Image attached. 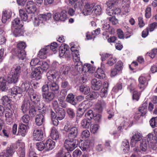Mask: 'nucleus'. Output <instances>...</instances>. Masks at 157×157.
<instances>
[{"instance_id": "obj_64", "label": "nucleus", "mask_w": 157, "mask_h": 157, "mask_svg": "<svg viewBox=\"0 0 157 157\" xmlns=\"http://www.w3.org/2000/svg\"><path fill=\"white\" fill-rule=\"evenodd\" d=\"M3 105H6L7 103L10 104L9 102L10 99L8 97L6 96H3L1 99Z\"/></svg>"}, {"instance_id": "obj_25", "label": "nucleus", "mask_w": 157, "mask_h": 157, "mask_svg": "<svg viewBox=\"0 0 157 157\" xmlns=\"http://www.w3.org/2000/svg\"><path fill=\"white\" fill-rule=\"evenodd\" d=\"M22 23V21H21L19 18H15L12 22V29H14V28H21L23 26Z\"/></svg>"}, {"instance_id": "obj_40", "label": "nucleus", "mask_w": 157, "mask_h": 157, "mask_svg": "<svg viewBox=\"0 0 157 157\" xmlns=\"http://www.w3.org/2000/svg\"><path fill=\"white\" fill-rule=\"evenodd\" d=\"M38 110L40 112L42 113V114H44L46 111V107L45 105L43 103H39L37 105Z\"/></svg>"}, {"instance_id": "obj_29", "label": "nucleus", "mask_w": 157, "mask_h": 157, "mask_svg": "<svg viewBox=\"0 0 157 157\" xmlns=\"http://www.w3.org/2000/svg\"><path fill=\"white\" fill-rule=\"evenodd\" d=\"M41 71H39L36 68L31 73L30 77L32 78H35L36 80L40 79L41 78L40 75Z\"/></svg>"}, {"instance_id": "obj_42", "label": "nucleus", "mask_w": 157, "mask_h": 157, "mask_svg": "<svg viewBox=\"0 0 157 157\" xmlns=\"http://www.w3.org/2000/svg\"><path fill=\"white\" fill-rule=\"evenodd\" d=\"M26 9L29 10L35 9V10H36L35 3L31 1L28 2L26 6Z\"/></svg>"}, {"instance_id": "obj_31", "label": "nucleus", "mask_w": 157, "mask_h": 157, "mask_svg": "<svg viewBox=\"0 0 157 157\" xmlns=\"http://www.w3.org/2000/svg\"><path fill=\"white\" fill-rule=\"evenodd\" d=\"M39 66L37 68L39 71H43L48 69V63L45 61H40L39 64Z\"/></svg>"}, {"instance_id": "obj_57", "label": "nucleus", "mask_w": 157, "mask_h": 157, "mask_svg": "<svg viewBox=\"0 0 157 157\" xmlns=\"http://www.w3.org/2000/svg\"><path fill=\"white\" fill-rule=\"evenodd\" d=\"M36 146L39 151H42L44 149H45V144H44L42 142L37 143Z\"/></svg>"}, {"instance_id": "obj_9", "label": "nucleus", "mask_w": 157, "mask_h": 157, "mask_svg": "<svg viewBox=\"0 0 157 157\" xmlns=\"http://www.w3.org/2000/svg\"><path fill=\"white\" fill-rule=\"evenodd\" d=\"M42 96L44 101L49 103L53 100L55 97L54 94L52 92L48 91L42 94Z\"/></svg>"}, {"instance_id": "obj_6", "label": "nucleus", "mask_w": 157, "mask_h": 157, "mask_svg": "<svg viewBox=\"0 0 157 157\" xmlns=\"http://www.w3.org/2000/svg\"><path fill=\"white\" fill-rule=\"evenodd\" d=\"M142 136L140 133L136 132L133 135L132 137L130 142L131 147H134L136 146V143L139 141H140L142 140Z\"/></svg>"}, {"instance_id": "obj_39", "label": "nucleus", "mask_w": 157, "mask_h": 157, "mask_svg": "<svg viewBox=\"0 0 157 157\" xmlns=\"http://www.w3.org/2000/svg\"><path fill=\"white\" fill-rule=\"evenodd\" d=\"M21 28H15L14 29H12L13 30V34L16 37L22 36L23 35L24 32L21 29Z\"/></svg>"}, {"instance_id": "obj_34", "label": "nucleus", "mask_w": 157, "mask_h": 157, "mask_svg": "<svg viewBox=\"0 0 157 157\" xmlns=\"http://www.w3.org/2000/svg\"><path fill=\"white\" fill-rule=\"evenodd\" d=\"M79 89L81 92L85 95L88 94L90 91L89 87L84 84L81 85L79 86Z\"/></svg>"}, {"instance_id": "obj_23", "label": "nucleus", "mask_w": 157, "mask_h": 157, "mask_svg": "<svg viewBox=\"0 0 157 157\" xmlns=\"http://www.w3.org/2000/svg\"><path fill=\"white\" fill-rule=\"evenodd\" d=\"M48 85L49 86V88L51 90L55 92V93H59V87L56 82H48Z\"/></svg>"}, {"instance_id": "obj_44", "label": "nucleus", "mask_w": 157, "mask_h": 157, "mask_svg": "<svg viewBox=\"0 0 157 157\" xmlns=\"http://www.w3.org/2000/svg\"><path fill=\"white\" fill-rule=\"evenodd\" d=\"M30 87V83L29 82H23L21 86V91L25 92L29 90L30 89H29Z\"/></svg>"}, {"instance_id": "obj_2", "label": "nucleus", "mask_w": 157, "mask_h": 157, "mask_svg": "<svg viewBox=\"0 0 157 157\" xmlns=\"http://www.w3.org/2000/svg\"><path fill=\"white\" fill-rule=\"evenodd\" d=\"M78 141L76 139H67L64 142V147L68 151H73L77 146Z\"/></svg>"}, {"instance_id": "obj_48", "label": "nucleus", "mask_w": 157, "mask_h": 157, "mask_svg": "<svg viewBox=\"0 0 157 157\" xmlns=\"http://www.w3.org/2000/svg\"><path fill=\"white\" fill-rule=\"evenodd\" d=\"M98 93L93 91L90 92L87 96V97L89 100H92L93 99L97 98L98 97Z\"/></svg>"}, {"instance_id": "obj_27", "label": "nucleus", "mask_w": 157, "mask_h": 157, "mask_svg": "<svg viewBox=\"0 0 157 157\" xmlns=\"http://www.w3.org/2000/svg\"><path fill=\"white\" fill-rule=\"evenodd\" d=\"M51 138L53 140H57L59 138V133L55 127H53L51 130L50 134Z\"/></svg>"}, {"instance_id": "obj_19", "label": "nucleus", "mask_w": 157, "mask_h": 157, "mask_svg": "<svg viewBox=\"0 0 157 157\" xmlns=\"http://www.w3.org/2000/svg\"><path fill=\"white\" fill-rule=\"evenodd\" d=\"M12 13L11 10H4L3 11L2 19L3 23H5L7 19L10 18Z\"/></svg>"}, {"instance_id": "obj_38", "label": "nucleus", "mask_w": 157, "mask_h": 157, "mask_svg": "<svg viewBox=\"0 0 157 157\" xmlns=\"http://www.w3.org/2000/svg\"><path fill=\"white\" fill-rule=\"evenodd\" d=\"M83 71L89 72L90 73H93L95 70V68L92 66L90 64H85L83 66Z\"/></svg>"}, {"instance_id": "obj_22", "label": "nucleus", "mask_w": 157, "mask_h": 157, "mask_svg": "<svg viewBox=\"0 0 157 157\" xmlns=\"http://www.w3.org/2000/svg\"><path fill=\"white\" fill-rule=\"evenodd\" d=\"M45 114L40 113L38 114L35 119L36 124L38 126L42 124L44 121Z\"/></svg>"}, {"instance_id": "obj_16", "label": "nucleus", "mask_w": 157, "mask_h": 157, "mask_svg": "<svg viewBox=\"0 0 157 157\" xmlns=\"http://www.w3.org/2000/svg\"><path fill=\"white\" fill-rule=\"evenodd\" d=\"M120 1H122V2L119 4L120 8L118 9L128 10L130 6L129 0H118V2Z\"/></svg>"}, {"instance_id": "obj_14", "label": "nucleus", "mask_w": 157, "mask_h": 157, "mask_svg": "<svg viewBox=\"0 0 157 157\" xmlns=\"http://www.w3.org/2000/svg\"><path fill=\"white\" fill-rule=\"evenodd\" d=\"M28 94L31 101L34 104L36 103V101H39L40 99L38 96L34 93V91L32 88H30L28 91Z\"/></svg>"}, {"instance_id": "obj_56", "label": "nucleus", "mask_w": 157, "mask_h": 157, "mask_svg": "<svg viewBox=\"0 0 157 157\" xmlns=\"http://www.w3.org/2000/svg\"><path fill=\"white\" fill-rule=\"evenodd\" d=\"M116 0H109L107 2V5L109 9H111L116 4Z\"/></svg>"}, {"instance_id": "obj_63", "label": "nucleus", "mask_w": 157, "mask_h": 157, "mask_svg": "<svg viewBox=\"0 0 157 157\" xmlns=\"http://www.w3.org/2000/svg\"><path fill=\"white\" fill-rule=\"evenodd\" d=\"M41 16L44 20H48L51 17V14L49 13L41 14Z\"/></svg>"}, {"instance_id": "obj_47", "label": "nucleus", "mask_w": 157, "mask_h": 157, "mask_svg": "<svg viewBox=\"0 0 157 157\" xmlns=\"http://www.w3.org/2000/svg\"><path fill=\"white\" fill-rule=\"evenodd\" d=\"M30 120V117L27 113L22 116L21 119V121L27 125L29 124Z\"/></svg>"}, {"instance_id": "obj_58", "label": "nucleus", "mask_w": 157, "mask_h": 157, "mask_svg": "<svg viewBox=\"0 0 157 157\" xmlns=\"http://www.w3.org/2000/svg\"><path fill=\"white\" fill-rule=\"evenodd\" d=\"M46 47L47 48H50V49L52 50L53 51H55L56 50L57 48V44L56 43L54 42L51 44V45L50 46L48 45V46H46Z\"/></svg>"}, {"instance_id": "obj_62", "label": "nucleus", "mask_w": 157, "mask_h": 157, "mask_svg": "<svg viewBox=\"0 0 157 157\" xmlns=\"http://www.w3.org/2000/svg\"><path fill=\"white\" fill-rule=\"evenodd\" d=\"M83 2L82 1H79L77 2L74 5V8L75 9H81L82 8Z\"/></svg>"}, {"instance_id": "obj_17", "label": "nucleus", "mask_w": 157, "mask_h": 157, "mask_svg": "<svg viewBox=\"0 0 157 157\" xmlns=\"http://www.w3.org/2000/svg\"><path fill=\"white\" fill-rule=\"evenodd\" d=\"M139 83L138 87L140 89L143 90L147 86L148 84L146 78L143 76H140L139 78Z\"/></svg>"}, {"instance_id": "obj_11", "label": "nucleus", "mask_w": 157, "mask_h": 157, "mask_svg": "<svg viewBox=\"0 0 157 157\" xmlns=\"http://www.w3.org/2000/svg\"><path fill=\"white\" fill-rule=\"evenodd\" d=\"M57 73L54 70H50L47 73V76L48 81V82H53L56 81V77Z\"/></svg>"}, {"instance_id": "obj_18", "label": "nucleus", "mask_w": 157, "mask_h": 157, "mask_svg": "<svg viewBox=\"0 0 157 157\" xmlns=\"http://www.w3.org/2000/svg\"><path fill=\"white\" fill-rule=\"evenodd\" d=\"M55 111L56 114V117L59 120H61L65 117V112L63 109L60 108L57 109Z\"/></svg>"}, {"instance_id": "obj_33", "label": "nucleus", "mask_w": 157, "mask_h": 157, "mask_svg": "<svg viewBox=\"0 0 157 157\" xmlns=\"http://www.w3.org/2000/svg\"><path fill=\"white\" fill-rule=\"evenodd\" d=\"M66 100L67 101L74 105H76L77 103L76 100L75 99L74 95L72 94L68 95L66 98Z\"/></svg>"}, {"instance_id": "obj_59", "label": "nucleus", "mask_w": 157, "mask_h": 157, "mask_svg": "<svg viewBox=\"0 0 157 157\" xmlns=\"http://www.w3.org/2000/svg\"><path fill=\"white\" fill-rule=\"evenodd\" d=\"M67 111L69 117L71 118H73L75 117V113L72 109L71 108H68L67 109Z\"/></svg>"}, {"instance_id": "obj_21", "label": "nucleus", "mask_w": 157, "mask_h": 157, "mask_svg": "<svg viewBox=\"0 0 157 157\" xmlns=\"http://www.w3.org/2000/svg\"><path fill=\"white\" fill-rule=\"evenodd\" d=\"M5 117L6 118V121L8 124L11 123L13 121V113L11 110L8 109L6 112Z\"/></svg>"}, {"instance_id": "obj_41", "label": "nucleus", "mask_w": 157, "mask_h": 157, "mask_svg": "<svg viewBox=\"0 0 157 157\" xmlns=\"http://www.w3.org/2000/svg\"><path fill=\"white\" fill-rule=\"evenodd\" d=\"M90 144L89 142L83 141L81 144H79V147L82 151H86L89 148Z\"/></svg>"}, {"instance_id": "obj_54", "label": "nucleus", "mask_w": 157, "mask_h": 157, "mask_svg": "<svg viewBox=\"0 0 157 157\" xmlns=\"http://www.w3.org/2000/svg\"><path fill=\"white\" fill-rule=\"evenodd\" d=\"M26 44L25 42H21L19 43L17 45V49L15 50H24L26 47Z\"/></svg>"}, {"instance_id": "obj_13", "label": "nucleus", "mask_w": 157, "mask_h": 157, "mask_svg": "<svg viewBox=\"0 0 157 157\" xmlns=\"http://www.w3.org/2000/svg\"><path fill=\"white\" fill-rule=\"evenodd\" d=\"M91 88L92 89L98 90L101 87L102 83L100 80H98L96 79H93L91 81Z\"/></svg>"}, {"instance_id": "obj_30", "label": "nucleus", "mask_w": 157, "mask_h": 157, "mask_svg": "<svg viewBox=\"0 0 157 157\" xmlns=\"http://www.w3.org/2000/svg\"><path fill=\"white\" fill-rule=\"evenodd\" d=\"M16 55L18 58L21 59L23 60L26 57V52L24 50H15Z\"/></svg>"}, {"instance_id": "obj_36", "label": "nucleus", "mask_w": 157, "mask_h": 157, "mask_svg": "<svg viewBox=\"0 0 157 157\" xmlns=\"http://www.w3.org/2000/svg\"><path fill=\"white\" fill-rule=\"evenodd\" d=\"M48 48L46 47L41 49L39 52L38 56L40 59H45L46 58V54Z\"/></svg>"}, {"instance_id": "obj_46", "label": "nucleus", "mask_w": 157, "mask_h": 157, "mask_svg": "<svg viewBox=\"0 0 157 157\" xmlns=\"http://www.w3.org/2000/svg\"><path fill=\"white\" fill-rule=\"evenodd\" d=\"M6 82L4 77L0 78V87L2 91H5V89H6Z\"/></svg>"}, {"instance_id": "obj_28", "label": "nucleus", "mask_w": 157, "mask_h": 157, "mask_svg": "<svg viewBox=\"0 0 157 157\" xmlns=\"http://www.w3.org/2000/svg\"><path fill=\"white\" fill-rule=\"evenodd\" d=\"M73 61L75 62V69L78 72L83 71V66L82 65L81 62L80 61V57L78 61L75 60H73Z\"/></svg>"}, {"instance_id": "obj_7", "label": "nucleus", "mask_w": 157, "mask_h": 157, "mask_svg": "<svg viewBox=\"0 0 157 157\" xmlns=\"http://www.w3.org/2000/svg\"><path fill=\"white\" fill-rule=\"evenodd\" d=\"M66 13V10H63L60 13H55L53 16V18L57 21H64L67 18Z\"/></svg>"}, {"instance_id": "obj_37", "label": "nucleus", "mask_w": 157, "mask_h": 157, "mask_svg": "<svg viewBox=\"0 0 157 157\" xmlns=\"http://www.w3.org/2000/svg\"><path fill=\"white\" fill-rule=\"evenodd\" d=\"M121 147L125 153L127 152L130 148L129 141L127 140L123 141Z\"/></svg>"}, {"instance_id": "obj_50", "label": "nucleus", "mask_w": 157, "mask_h": 157, "mask_svg": "<svg viewBox=\"0 0 157 157\" xmlns=\"http://www.w3.org/2000/svg\"><path fill=\"white\" fill-rule=\"evenodd\" d=\"M147 104H144L143 106L140 107L139 109V111L140 112L141 116H144L147 113Z\"/></svg>"}, {"instance_id": "obj_53", "label": "nucleus", "mask_w": 157, "mask_h": 157, "mask_svg": "<svg viewBox=\"0 0 157 157\" xmlns=\"http://www.w3.org/2000/svg\"><path fill=\"white\" fill-rule=\"evenodd\" d=\"M5 151L10 156H12L14 153L13 146L10 145L8 147Z\"/></svg>"}, {"instance_id": "obj_45", "label": "nucleus", "mask_w": 157, "mask_h": 157, "mask_svg": "<svg viewBox=\"0 0 157 157\" xmlns=\"http://www.w3.org/2000/svg\"><path fill=\"white\" fill-rule=\"evenodd\" d=\"M67 45H64V46H61L60 47L59 51V55L60 57H63L67 50Z\"/></svg>"}, {"instance_id": "obj_10", "label": "nucleus", "mask_w": 157, "mask_h": 157, "mask_svg": "<svg viewBox=\"0 0 157 157\" xmlns=\"http://www.w3.org/2000/svg\"><path fill=\"white\" fill-rule=\"evenodd\" d=\"M74 45H75V44L73 43H72L71 44V49L72 52V55L73 59L78 61L80 56L78 51L77 49L78 48V46L74 47Z\"/></svg>"}, {"instance_id": "obj_55", "label": "nucleus", "mask_w": 157, "mask_h": 157, "mask_svg": "<svg viewBox=\"0 0 157 157\" xmlns=\"http://www.w3.org/2000/svg\"><path fill=\"white\" fill-rule=\"evenodd\" d=\"M117 61V59L115 57H111L107 60V63L109 66L113 65Z\"/></svg>"}, {"instance_id": "obj_61", "label": "nucleus", "mask_w": 157, "mask_h": 157, "mask_svg": "<svg viewBox=\"0 0 157 157\" xmlns=\"http://www.w3.org/2000/svg\"><path fill=\"white\" fill-rule=\"evenodd\" d=\"M87 119L91 120L94 117L92 110H89L85 115Z\"/></svg>"}, {"instance_id": "obj_43", "label": "nucleus", "mask_w": 157, "mask_h": 157, "mask_svg": "<svg viewBox=\"0 0 157 157\" xmlns=\"http://www.w3.org/2000/svg\"><path fill=\"white\" fill-rule=\"evenodd\" d=\"M60 69L62 73L65 75H67L71 72V68L69 67L63 66L61 67Z\"/></svg>"}, {"instance_id": "obj_26", "label": "nucleus", "mask_w": 157, "mask_h": 157, "mask_svg": "<svg viewBox=\"0 0 157 157\" xmlns=\"http://www.w3.org/2000/svg\"><path fill=\"white\" fill-rule=\"evenodd\" d=\"M140 150L143 151H146L147 149L149 142L145 139H142L140 142Z\"/></svg>"}, {"instance_id": "obj_1", "label": "nucleus", "mask_w": 157, "mask_h": 157, "mask_svg": "<svg viewBox=\"0 0 157 157\" xmlns=\"http://www.w3.org/2000/svg\"><path fill=\"white\" fill-rule=\"evenodd\" d=\"M21 72V67L20 66L15 67L11 70L7 77L9 83H16L18 80Z\"/></svg>"}, {"instance_id": "obj_52", "label": "nucleus", "mask_w": 157, "mask_h": 157, "mask_svg": "<svg viewBox=\"0 0 157 157\" xmlns=\"http://www.w3.org/2000/svg\"><path fill=\"white\" fill-rule=\"evenodd\" d=\"M98 128V126L97 124H91L90 125V130L91 133L94 134L97 132Z\"/></svg>"}, {"instance_id": "obj_8", "label": "nucleus", "mask_w": 157, "mask_h": 157, "mask_svg": "<svg viewBox=\"0 0 157 157\" xmlns=\"http://www.w3.org/2000/svg\"><path fill=\"white\" fill-rule=\"evenodd\" d=\"M92 105L91 102L88 101H85L80 104L78 106V111L83 112L90 107Z\"/></svg>"}, {"instance_id": "obj_24", "label": "nucleus", "mask_w": 157, "mask_h": 157, "mask_svg": "<svg viewBox=\"0 0 157 157\" xmlns=\"http://www.w3.org/2000/svg\"><path fill=\"white\" fill-rule=\"evenodd\" d=\"M106 105L105 103L103 101H101L97 103L95 108L96 112L98 113H101L103 109L105 108Z\"/></svg>"}, {"instance_id": "obj_4", "label": "nucleus", "mask_w": 157, "mask_h": 157, "mask_svg": "<svg viewBox=\"0 0 157 157\" xmlns=\"http://www.w3.org/2000/svg\"><path fill=\"white\" fill-rule=\"evenodd\" d=\"M123 68V64L121 61H118L115 65L114 68L111 71V76L116 75Z\"/></svg>"}, {"instance_id": "obj_3", "label": "nucleus", "mask_w": 157, "mask_h": 157, "mask_svg": "<svg viewBox=\"0 0 157 157\" xmlns=\"http://www.w3.org/2000/svg\"><path fill=\"white\" fill-rule=\"evenodd\" d=\"M30 101L25 99L23 101L21 106L20 109L23 113H27L31 107Z\"/></svg>"}, {"instance_id": "obj_12", "label": "nucleus", "mask_w": 157, "mask_h": 157, "mask_svg": "<svg viewBox=\"0 0 157 157\" xmlns=\"http://www.w3.org/2000/svg\"><path fill=\"white\" fill-rule=\"evenodd\" d=\"M68 138L69 139H75L78 134V130L77 128L75 127H71L69 132Z\"/></svg>"}, {"instance_id": "obj_35", "label": "nucleus", "mask_w": 157, "mask_h": 157, "mask_svg": "<svg viewBox=\"0 0 157 157\" xmlns=\"http://www.w3.org/2000/svg\"><path fill=\"white\" fill-rule=\"evenodd\" d=\"M95 76L99 79H102L105 77V74L104 71L101 68H98L95 73Z\"/></svg>"}, {"instance_id": "obj_5", "label": "nucleus", "mask_w": 157, "mask_h": 157, "mask_svg": "<svg viewBox=\"0 0 157 157\" xmlns=\"http://www.w3.org/2000/svg\"><path fill=\"white\" fill-rule=\"evenodd\" d=\"M36 10H19L20 16L21 19L26 21L28 16H31L34 14Z\"/></svg>"}, {"instance_id": "obj_32", "label": "nucleus", "mask_w": 157, "mask_h": 157, "mask_svg": "<svg viewBox=\"0 0 157 157\" xmlns=\"http://www.w3.org/2000/svg\"><path fill=\"white\" fill-rule=\"evenodd\" d=\"M91 123V120L88 119H83L81 122V126L83 128H88Z\"/></svg>"}, {"instance_id": "obj_15", "label": "nucleus", "mask_w": 157, "mask_h": 157, "mask_svg": "<svg viewBox=\"0 0 157 157\" xmlns=\"http://www.w3.org/2000/svg\"><path fill=\"white\" fill-rule=\"evenodd\" d=\"M33 136L35 140H41L43 137V133L41 130L36 129L33 131Z\"/></svg>"}, {"instance_id": "obj_49", "label": "nucleus", "mask_w": 157, "mask_h": 157, "mask_svg": "<svg viewBox=\"0 0 157 157\" xmlns=\"http://www.w3.org/2000/svg\"><path fill=\"white\" fill-rule=\"evenodd\" d=\"M21 90L19 87L18 86H15L13 87L11 89V92L12 94L15 95L20 94L21 93Z\"/></svg>"}, {"instance_id": "obj_51", "label": "nucleus", "mask_w": 157, "mask_h": 157, "mask_svg": "<svg viewBox=\"0 0 157 157\" xmlns=\"http://www.w3.org/2000/svg\"><path fill=\"white\" fill-rule=\"evenodd\" d=\"M29 114L30 117H33L36 114V111L34 105H32L29 110Z\"/></svg>"}, {"instance_id": "obj_20", "label": "nucleus", "mask_w": 157, "mask_h": 157, "mask_svg": "<svg viewBox=\"0 0 157 157\" xmlns=\"http://www.w3.org/2000/svg\"><path fill=\"white\" fill-rule=\"evenodd\" d=\"M45 144V150L48 151L52 149L55 146V142L51 139L46 141Z\"/></svg>"}, {"instance_id": "obj_60", "label": "nucleus", "mask_w": 157, "mask_h": 157, "mask_svg": "<svg viewBox=\"0 0 157 157\" xmlns=\"http://www.w3.org/2000/svg\"><path fill=\"white\" fill-rule=\"evenodd\" d=\"M108 87V85H107V86H105L101 89L100 92L101 95L103 97L107 95Z\"/></svg>"}]
</instances>
